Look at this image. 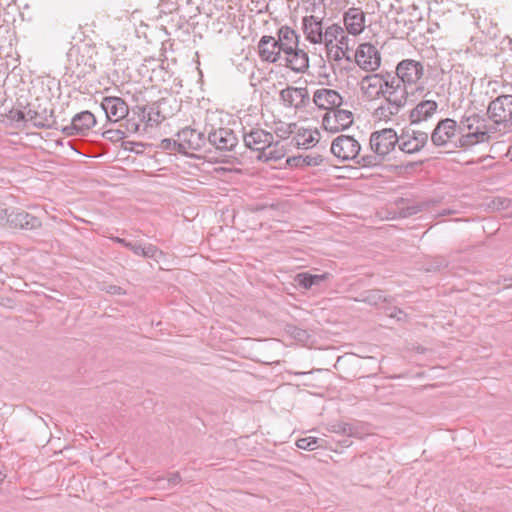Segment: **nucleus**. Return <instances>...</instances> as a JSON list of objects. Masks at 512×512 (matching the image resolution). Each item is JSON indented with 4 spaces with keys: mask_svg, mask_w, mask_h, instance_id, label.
<instances>
[{
    "mask_svg": "<svg viewBox=\"0 0 512 512\" xmlns=\"http://www.w3.org/2000/svg\"><path fill=\"white\" fill-rule=\"evenodd\" d=\"M488 118L475 111H466L459 121V137L454 144L459 148H469L476 144L489 142L494 133Z\"/></svg>",
    "mask_w": 512,
    "mask_h": 512,
    "instance_id": "f257e3e1",
    "label": "nucleus"
},
{
    "mask_svg": "<svg viewBox=\"0 0 512 512\" xmlns=\"http://www.w3.org/2000/svg\"><path fill=\"white\" fill-rule=\"evenodd\" d=\"M277 41L286 67L296 73L306 72L309 68V56L305 50L299 48L298 33L289 26H281L277 31Z\"/></svg>",
    "mask_w": 512,
    "mask_h": 512,
    "instance_id": "f03ea898",
    "label": "nucleus"
},
{
    "mask_svg": "<svg viewBox=\"0 0 512 512\" xmlns=\"http://www.w3.org/2000/svg\"><path fill=\"white\" fill-rule=\"evenodd\" d=\"M486 115L495 132L506 134L512 131V95L503 94L491 100Z\"/></svg>",
    "mask_w": 512,
    "mask_h": 512,
    "instance_id": "7ed1b4c3",
    "label": "nucleus"
},
{
    "mask_svg": "<svg viewBox=\"0 0 512 512\" xmlns=\"http://www.w3.org/2000/svg\"><path fill=\"white\" fill-rule=\"evenodd\" d=\"M389 72L372 73L362 77L360 90L367 100H377L383 97L385 87L389 83Z\"/></svg>",
    "mask_w": 512,
    "mask_h": 512,
    "instance_id": "20e7f679",
    "label": "nucleus"
},
{
    "mask_svg": "<svg viewBox=\"0 0 512 512\" xmlns=\"http://www.w3.org/2000/svg\"><path fill=\"white\" fill-rule=\"evenodd\" d=\"M399 137L394 129L385 128L375 131L370 136L371 150L377 155L384 157L398 145Z\"/></svg>",
    "mask_w": 512,
    "mask_h": 512,
    "instance_id": "39448f33",
    "label": "nucleus"
},
{
    "mask_svg": "<svg viewBox=\"0 0 512 512\" xmlns=\"http://www.w3.org/2000/svg\"><path fill=\"white\" fill-rule=\"evenodd\" d=\"M361 146L356 139L348 135H340L331 144L332 154L345 161L355 160L359 157Z\"/></svg>",
    "mask_w": 512,
    "mask_h": 512,
    "instance_id": "423d86ee",
    "label": "nucleus"
},
{
    "mask_svg": "<svg viewBox=\"0 0 512 512\" xmlns=\"http://www.w3.org/2000/svg\"><path fill=\"white\" fill-rule=\"evenodd\" d=\"M357 65L365 71L374 72L381 65V54L371 43H362L355 52Z\"/></svg>",
    "mask_w": 512,
    "mask_h": 512,
    "instance_id": "0eeeda50",
    "label": "nucleus"
},
{
    "mask_svg": "<svg viewBox=\"0 0 512 512\" xmlns=\"http://www.w3.org/2000/svg\"><path fill=\"white\" fill-rule=\"evenodd\" d=\"M424 75L423 64L413 59H404L396 66L395 77L406 86L416 84Z\"/></svg>",
    "mask_w": 512,
    "mask_h": 512,
    "instance_id": "6e6552de",
    "label": "nucleus"
},
{
    "mask_svg": "<svg viewBox=\"0 0 512 512\" xmlns=\"http://www.w3.org/2000/svg\"><path fill=\"white\" fill-rule=\"evenodd\" d=\"M281 104L286 108L303 109L310 102V96L306 87L288 86L280 91Z\"/></svg>",
    "mask_w": 512,
    "mask_h": 512,
    "instance_id": "1a4fd4ad",
    "label": "nucleus"
},
{
    "mask_svg": "<svg viewBox=\"0 0 512 512\" xmlns=\"http://www.w3.org/2000/svg\"><path fill=\"white\" fill-rule=\"evenodd\" d=\"M399 137L398 147L407 154L419 152L428 141V133L420 130L407 129Z\"/></svg>",
    "mask_w": 512,
    "mask_h": 512,
    "instance_id": "9d476101",
    "label": "nucleus"
},
{
    "mask_svg": "<svg viewBox=\"0 0 512 512\" xmlns=\"http://www.w3.org/2000/svg\"><path fill=\"white\" fill-rule=\"evenodd\" d=\"M96 125V118L88 110L75 114L71 123L61 128V131L68 137L76 135H86L88 131Z\"/></svg>",
    "mask_w": 512,
    "mask_h": 512,
    "instance_id": "9b49d317",
    "label": "nucleus"
},
{
    "mask_svg": "<svg viewBox=\"0 0 512 512\" xmlns=\"http://www.w3.org/2000/svg\"><path fill=\"white\" fill-rule=\"evenodd\" d=\"M459 137V124L454 119L440 120L431 133V141L435 146H445L454 137Z\"/></svg>",
    "mask_w": 512,
    "mask_h": 512,
    "instance_id": "f8f14e48",
    "label": "nucleus"
},
{
    "mask_svg": "<svg viewBox=\"0 0 512 512\" xmlns=\"http://www.w3.org/2000/svg\"><path fill=\"white\" fill-rule=\"evenodd\" d=\"M389 83L385 87L383 99L390 102L391 104L397 106L401 110L408 102V91L405 84L401 83V80L399 78L393 76V74L390 73L389 75Z\"/></svg>",
    "mask_w": 512,
    "mask_h": 512,
    "instance_id": "ddd939ff",
    "label": "nucleus"
},
{
    "mask_svg": "<svg viewBox=\"0 0 512 512\" xmlns=\"http://www.w3.org/2000/svg\"><path fill=\"white\" fill-rule=\"evenodd\" d=\"M243 141L245 146L253 151L262 154V151L273 144L274 135L262 128H251L243 132Z\"/></svg>",
    "mask_w": 512,
    "mask_h": 512,
    "instance_id": "4468645a",
    "label": "nucleus"
},
{
    "mask_svg": "<svg viewBox=\"0 0 512 512\" xmlns=\"http://www.w3.org/2000/svg\"><path fill=\"white\" fill-rule=\"evenodd\" d=\"M258 52L260 58L269 63H276L282 61L284 58L280 45L276 38L264 35L258 42Z\"/></svg>",
    "mask_w": 512,
    "mask_h": 512,
    "instance_id": "2eb2a0df",
    "label": "nucleus"
},
{
    "mask_svg": "<svg viewBox=\"0 0 512 512\" xmlns=\"http://www.w3.org/2000/svg\"><path fill=\"white\" fill-rule=\"evenodd\" d=\"M42 227V221L25 210L12 208L10 215V229L37 230Z\"/></svg>",
    "mask_w": 512,
    "mask_h": 512,
    "instance_id": "dca6fc26",
    "label": "nucleus"
},
{
    "mask_svg": "<svg viewBox=\"0 0 512 512\" xmlns=\"http://www.w3.org/2000/svg\"><path fill=\"white\" fill-rule=\"evenodd\" d=\"M208 142L218 150L230 151L238 143L234 132L229 128L211 130L207 136Z\"/></svg>",
    "mask_w": 512,
    "mask_h": 512,
    "instance_id": "f3484780",
    "label": "nucleus"
},
{
    "mask_svg": "<svg viewBox=\"0 0 512 512\" xmlns=\"http://www.w3.org/2000/svg\"><path fill=\"white\" fill-rule=\"evenodd\" d=\"M101 108L106 117L111 122H118L125 118L128 113V105L120 97H104L101 102Z\"/></svg>",
    "mask_w": 512,
    "mask_h": 512,
    "instance_id": "a211bd4d",
    "label": "nucleus"
},
{
    "mask_svg": "<svg viewBox=\"0 0 512 512\" xmlns=\"http://www.w3.org/2000/svg\"><path fill=\"white\" fill-rule=\"evenodd\" d=\"M178 138L181 140L180 149H184V153L188 150H201L208 141L204 133L195 129L186 127L178 132Z\"/></svg>",
    "mask_w": 512,
    "mask_h": 512,
    "instance_id": "6ab92c4d",
    "label": "nucleus"
},
{
    "mask_svg": "<svg viewBox=\"0 0 512 512\" xmlns=\"http://www.w3.org/2000/svg\"><path fill=\"white\" fill-rule=\"evenodd\" d=\"M438 110V103L435 100L425 99L420 101L409 112L411 125L421 124L431 119Z\"/></svg>",
    "mask_w": 512,
    "mask_h": 512,
    "instance_id": "aec40b11",
    "label": "nucleus"
},
{
    "mask_svg": "<svg viewBox=\"0 0 512 512\" xmlns=\"http://www.w3.org/2000/svg\"><path fill=\"white\" fill-rule=\"evenodd\" d=\"M414 28V21L403 11L395 12L393 17L389 19L388 29L395 37L408 36L410 32L414 31Z\"/></svg>",
    "mask_w": 512,
    "mask_h": 512,
    "instance_id": "412c9836",
    "label": "nucleus"
},
{
    "mask_svg": "<svg viewBox=\"0 0 512 512\" xmlns=\"http://www.w3.org/2000/svg\"><path fill=\"white\" fill-rule=\"evenodd\" d=\"M302 30L307 41L321 44L323 37V19L314 15L302 18Z\"/></svg>",
    "mask_w": 512,
    "mask_h": 512,
    "instance_id": "4be33fe9",
    "label": "nucleus"
},
{
    "mask_svg": "<svg viewBox=\"0 0 512 512\" xmlns=\"http://www.w3.org/2000/svg\"><path fill=\"white\" fill-rule=\"evenodd\" d=\"M313 102L318 108L330 111L341 106L342 97L336 90L321 88L315 91Z\"/></svg>",
    "mask_w": 512,
    "mask_h": 512,
    "instance_id": "5701e85b",
    "label": "nucleus"
},
{
    "mask_svg": "<svg viewBox=\"0 0 512 512\" xmlns=\"http://www.w3.org/2000/svg\"><path fill=\"white\" fill-rule=\"evenodd\" d=\"M343 20L349 34L359 35L364 30L365 14L360 8H349L344 13Z\"/></svg>",
    "mask_w": 512,
    "mask_h": 512,
    "instance_id": "b1692460",
    "label": "nucleus"
},
{
    "mask_svg": "<svg viewBox=\"0 0 512 512\" xmlns=\"http://www.w3.org/2000/svg\"><path fill=\"white\" fill-rule=\"evenodd\" d=\"M137 110H134L133 113L137 114L138 118H128L125 122L126 131L130 134H144L146 132L148 123H144L146 118V108L145 107H137Z\"/></svg>",
    "mask_w": 512,
    "mask_h": 512,
    "instance_id": "393cba45",
    "label": "nucleus"
},
{
    "mask_svg": "<svg viewBox=\"0 0 512 512\" xmlns=\"http://www.w3.org/2000/svg\"><path fill=\"white\" fill-rule=\"evenodd\" d=\"M346 41L347 36L343 28L338 24H332L323 31L322 43H324L325 46L334 45V42L345 45Z\"/></svg>",
    "mask_w": 512,
    "mask_h": 512,
    "instance_id": "a878e982",
    "label": "nucleus"
},
{
    "mask_svg": "<svg viewBox=\"0 0 512 512\" xmlns=\"http://www.w3.org/2000/svg\"><path fill=\"white\" fill-rule=\"evenodd\" d=\"M328 278V274H310L308 272L298 273L295 276V282L298 287L305 290L311 289L313 286H319Z\"/></svg>",
    "mask_w": 512,
    "mask_h": 512,
    "instance_id": "bb28decb",
    "label": "nucleus"
},
{
    "mask_svg": "<svg viewBox=\"0 0 512 512\" xmlns=\"http://www.w3.org/2000/svg\"><path fill=\"white\" fill-rule=\"evenodd\" d=\"M319 133L317 130L299 129L293 139L299 148H309L318 142Z\"/></svg>",
    "mask_w": 512,
    "mask_h": 512,
    "instance_id": "cd10ccee",
    "label": "nucleus"
},
{
    "mask_svg": "<svg viewBox=\"0 0 512 512\" xmlns=\"http://www.w3.org/2000/svg\"><path fill=\"white\" fill-rule=\"evenodd\" d=\"M401 111L400 108L386 101L378 106L374 112L373 117L379 121L388 122L392 120Z\"/></svg>",
    "mask_w": 512,
    "mask_h": 512,
    "instance_id": "c85d7f7f",
    "label": "nucleus"
},
{
    "mask_svg": "<svg viewBox=\"0 0 512 512\" xmlns=\"http://www.w3.org/2000/svg\"><path fill=\"white\" fill-rule=\"evenodd\" d=\"M128 249L131 250L135 255L144 258H156L157 254L160 253L155 245H142L140 242H130V244H128Z\"/></svg>",
    "mask_w": 512,
    "mask_h": 512,
    "instance_id": "c756f323",
    "label": "nucleus"
},
{
    "mask_svg": "<svg viewBox=\"0 0 512 512\" xmlns=\"http://www.w3.org/2000/svg\"><path fill=\"white\" fill-rule=\"evenodd\" d=\"M285 153L283 147L279 146V142L273 141L269 147L262 151V154H258L257 159L260 161H277L284 157Z\"/></svg>",
    "mask_w": 512,
    "mask_h": 512,
    "instance_id": "7c9ffc66",
    "label": "nucleus"
},
{
    "mask_svg": "<svg viewBox=\"0 0 512 512\" xmlns=\"http://www.w3.org/2000/svg\"><path fill=\"white\" fill-rule=\"evenodd\" d=\"M357 302H363L371 306H378L386 302V296L382 290L374 289L363 293L360 297L354 299Z\"/></svg>",
    "mask_w": 512,
    "mask_h": 512,
    "instance_id": "2f4dec72",
    "label": "nucleus"
},
{
    "mask_svg": "<svg viewBox=\"0 0 512 512\" xmlns=\"http://www.w3.org/2000/svg\"><path fill=\"white\" fill-rule=\"evenodd\" d=\"M333 117L337 118V123L341 130L349 128L354 121L353 113L349 110L335 108L332 109Z\"/></svg>",
    "mask_w": 512,
    "mask_h": 512,
    "instance_id": "473e14b6",
    "label": "nucleus"
},
{
    "mask_svg": "<svg viewBox=\"0 0 512 512\" xmlns=\"http://www.w3.org/2000/svg\"><path fill=\"white\" fill-rule=\"evenodd\" d=\"M34 125L39 128L58 129V123L54 117L53 110H51L50 113L44 117L36 113L34 118Z\"/></svg>",
    "mask_w": 512,
    "mask_h": 512,
    "instance_id": "72a5a7b5",
    "label": "nucleus"
},
{
    "mask_svg": "<svg viewBox=\"0 0 512 512\" xmlns=\"http://www.w3.org/2000/svg\"><path fill=\"white\" fill-rule=\"evenodd\" d=\"M366 435H368V432L363 424L358 422L348 423L346 436L363 439Z\"/></svg>",
    "mask_w": 512,
    "mask_h": 512,
    "instance_id": "f704fd0d",
    "label": "nucleus"
},
{
    "mask_svg": "<svg viewBox=\"0 0 512 512\" xmlns=\"http://www.w3.org/2000/svg\"><path fill=\"white\" fill-rule=\"evenodd\" d=\"M322 126L326 131L336 133L342 131L337 123V118L333 117L332 110L326 112L322 119Z\"/></svg>",
    "mask_w": 512,
    "mask_h": 512,
    "instance_id": "c9c22d12",
    "label": "nucleus"
},
{
    "mask_svg": "<svg viewBox=\"0 0 512 512\" xmlns=\"http://www.w3.org/2000/svg\"><path fill=\"white\" fill-rule=\"evenodd\" d=\"M327 48V54L329 58H332L335 61H340L342 58H344L346 55V52L344 50V45H341L339 43L334 45L326 46Z\"/></svg>",
    "mask_w": 512,
    "mask_h": 512,
    "instance_id": "e433bc0d",
    "label": "nucleus"
},
{
    "mask_svg": "<svg viewBox=\"0 0 512 512\" xmlns=\"http://www.w3.org/2000/svg\"><path fill=\"white\" fill-rule=\"evenodd\" d=\"M296 446L303 450L312 451L319 447L318 439L315 437H305L298 439L296 442Z\"/></svg>",
    "mask_w": 512,
    "mask_h": 512,
    "instance_id": "4c0bfd02",
    "label": "nucleus"
},
{
    "mask_svg": "<svg viewBox=\"0 0 512 512\" xmlns=\"http://www.w3.org/2000/svg\"><path fill=\"white\" fill-rule=\"evenodd\" d=\"M181 140L178 138V140L173 139H163L160 143V147L164 150L169 151H177L180 153H184V149H180Z\"/></svg>",
    "mask_w": 512,
    "mask_h": 512,
    "instance_id": "58836bf2",
    "label": "nucleus"
},
{
    "mask_svg": "<svg viewBox=\"0 0 512 512\" xmlns=\"http://www.w3.org/2000/svg\"><path fill=\"white\" fill-rule=\"evenodd\" d=\"M157 482L159 487L166 488L165 483H167L168 487L176 486L181 482V476L178 472L172 473L167 479L166 478H158Z\"/></svg>",
    "mask_w": 512,
    "mask_h": 512,
    "instance_id": "ea45409f",
    "label": "nucleus"
},
{
    "mask_svg": "<svg viewBox=\"0 0 512 512\" xmlns=\"http://www.w3.org/2000/svg\"><path fill=\"white\" fill-rule=\"evenodd\" d=\"M424 204H413L407 207H404L400 210V216L403 218H407L413 216L423 210Z\"/></svg>",
    "mask_w": 512,
    "mask_h": 512,
    "instance_id": "a19ab883",
    "label": "nucleus"
},
{
    "mask_svg": "<svg viewBox=\"0 0 512 512\" xmlns=\"http://www.w3.org/2000/svg\"><path fill=\"white\" fill-rule=\"evenodd\" d=\"M356 163L362 165L363 167H372L378 163V158L375 155H364L355 159Z\"/></svg>",
    "mask_w": 512,
    "mask_h": 512,
    "instance_id": "79ce46f5",
    "label": "nucleus"
},
{
    "mask_svg": "<svg viewBox=\"0 0 512 512\" xmlns=\"http://www.w3.org/2000/svg\"><path fill=\"white\" fill-rule=\"evenodd\" d=\"M12 208L0 207V226L10 228V215Z\"/></svg>",
    "mask_w": 512,
    "mask_h": 512,
    "instance_id": "37998d69",
    "label": "nucleus"
},
{
    "mask_svg": "<svg viewBox=\"0 0 512 512\" xmlns=\"http://www.w3.org/2000/svg\"><path fill=\"white\" fill-rule=\"evenodd\" d=\"M347 422H336L329 425L328 430L332 433L346 435Z\"/></svg>",
    "mask_w": 512,
    "mask_h": 512,
    "instance_id": "c03bdc74",
    "label": "nucleus"
},
{
    "mask_svg": "<svg viewBox=\"0 0 512 512\" xmlns=\"http://www.w3.org/2000/svg\"><path fill=\"white\" fill-rule=\"evenodd\" d=\"M323 159L320 155L317 156H305L303 162L308 166H318L322 163Z\"/></svg>",
    "mask_w": 512,
    "mask_h": 512,
    "instance_id": "a18cd8bd",
    "label": "nucleus"
},
{
    "mask_svg": "<svg viewBox=\"0 0 512 512\" xmlns=\"http://www.w3.org/2000/svg\"><path fill=\"white\" fill-rule=\"evenodd\" d=\"M110 239L113 242L118 243V244L124 246L127 249H128V244H130V241H127L126 239L120 238V237H117V236H112V237H110Z\"/></svg>",
    "mask_w": 512,
    "mask_h": 512,
    "instance_id": "49530a36",
    "label": "nucleus"
},
{
    "mask_svg": "<svg viewBox=\"0 0 512 512\" xmlns=\"http://www.w3.org/2000/svg\"><path fill=\"white\" fill-rule=\"evenodd\" d=\"M294 336H295V338L302 340V339L306 338L307 332L302 329H296L294 332Z\"/></svg>",
    "mask_w": 512,
    "mask_h": 512,
    "instance_id": "de8ad7c7",
    "label": "nucleus"
},
{
    "mask_svg": "<svg viewBox=\"0 0 512 512\" xmlns=\"http://www.w3.org/2000/svg\"><path fill=\"white\" fill-rule=\"evenodd\" d=\"M108 292L111 294H117V295L123 294L122 288L119 286H114V285L109 287Z\"/></svg>",
    "mask_w": 512,
    "mask_h": 512,
    "instance_id": "09e8293b",
    "label": "nucleus"
},
{
    "mask_svg": "<svg viewBox=\"0 0 512 512\" xmlns=\"http://www.w3.org/2000/svg\"><path fill=\"white\" fill-rule=\"evenodd\" d=\"M80 49H81V47H79V46H73V47L69 50V52H68V58H69V60H70V61L72 60V57H73L75 54H77V53H79V52H80Z\"/></svg>",
    "mask_w": 512,
    "mask_h": 512,
    "instance_id": "8fccbe9b",
    "label": "nucleus"
},
{
    "mask_svg": "<svg viewBox=\"0 0 512 512\" xmlns=\"http://www.w3.org/2000/svg\"><path fill=\"white\" fill-rule=\"evenodd\" d=\"M342 445L344 447H349V446L352 445V442L349 439H345V440L342 441Z\"/></svg>",
    "mask_w": 512,
    "mask_h": 512,
    "instance_id": "3c124183",
    "label": "nucleus"
},
{
    "mask_svg": "<svg viewBox=\"0 0 512 512\" xmlns=\"http://www.w3.org/2000/svg\"><path fill=\"white\" fill-rule=\"evenodd\" d=\"M77 62V65H81V64H84V65H87V61L84 59V57L82 56L81 60H76Z\"/></svg>",
    "mask_w": 512,
    "mask_h": 512,
    "instance_id": "603ef678",
    "label": "nucleus"
},
{
    "mask_svg": "<svg viewBox=\"0 0 512 512\" xmlns=\"http://www.w3.org/2000/svg\"><path fill=\"white\" fill-rule=\"evenodd\" d=\"M288 128H289V133H293V129H294V128H296V124H295V123L290 124V125L288 126Z\"/></svg>",
    "mask_w": 512,
    "mask_h": 512,
    "instance_id": "864d4df0",
    "label": "nucleus"
},
{
    "mask_svg": "<svg viewBox=\"0 0 512 512\" xmlns=\"http://www.w3.org/2000/svg\"><path fill=\"white\" fill-rule=\"evenodd\" d=\"M6 475L0 471V483L5 479Z\"/></svg>",
    "mask_w": 512,
    "mask_h": 512,
    "instance_id": "5fc2aeb1",
    "label": "nucleus"
}]
</instances>
